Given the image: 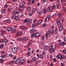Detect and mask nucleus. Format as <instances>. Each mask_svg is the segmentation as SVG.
Masks as SVG:
<instances>
[{"label":"nucleus","instance_id":"nucleus-1","mask_svg":"<svg viewBox=\"0 0 66 66\" xmlns=\"http://www.w3.org/2000/svg\"><path fill=\"white\" fill-rule=\"evenodd\" d=\"M56 58H57V59H59L60 60H61L62 59H64L65 58V57L64 56H62L61 55V54H59L57 55L56 56Z\"/></svg>","mask_w":66,"mask_h":66},{"label":"nucleus","instance_id":"nucleus-2","mask_svg":"<svg viewBox=\"0 0 66 66\" xmlns=\"http://www.w3.org/2000/svg\"><path fill=\"white\" fill-rule=\"evenodd\" d=\"M19 49V47H14V48H12V51L13 52V53H15L17 51V50H18Z\"/></svg>","mask_w":66,"mask_h":66},{"label":"nucleus","instance_id":"nucleus-3","mask_svg":"<svg viewBox=\"0 0 66 66\" xmlns=\"http://www.w3.org/2000/svg\"><path fill=\"white\" fill-rule=\"evenodd\" d=\"M49 51H50L51 52H54L55 51L52 45L50 46Z\"/></svg>","mask_w":66,"mask_h":66},{"label":"nucleus","instance_id":"nucleus-4","mask_svg":"<svg viewBox=\"0 0 66 66\" xmlns=\"http://www.w3.org/2000/svg\"><path fill=\"white\" fill-rule=\"evenodd\" d=\"M28 39V38L27 37H23L22 38V40L23 41H26V40H27Z\"/></svg>","mask_w":66,"mask_h":66},{"label":"nucleus","instance_id":"nucleus-5","mask_svg":"<svg viewBox=\"0 0 66 66\" xmlns=\"http://www.w3.org/2000/svg\"><path fill=\"white\" fill-rule=\"evenodd\" d=\"M21 28L23 30H24L27 29V27L24 26H22L21 27Z\"/></svg>","mask_w":66,"mask_h":66},{"label":"nucleus","instance_id":"nucleus-6","mask_svg":"<svg viewBox=\"0 0 66 66\" xmlns=\"http://www.w3.org/2000/svg\"><path fill=\"white\" fill-rule=\"evenodd\" d=\"M19 62V58H18L15 61V64H18Z\"/></svg>","mask_w":66,"mask_h":66},{"label":"nucleus","instance_id":"nucleus-7","mask_svg":"<svg viewBox=\"0 0 66 66\" xmlns=\"http://www.w3.org/2000/svg\"><path fill=\"white\" fill-rule=\"evenodd\" d=\"M29 21V19L28 18H27L25 19L23 21L24 23H27Z\"/></svg>","mask_w":66,"mask_h":66},{"label":"nucleus","instance_id":"nucleus-8","mask_svg":"<svg viewBox=\"0 0 66 66\" xmlns=\"http://www.w3.org/2000/svg\"><path fill=\"white\" fill-rule=\"evenodd\" d=\"M63 25H61L59 28V30L60 31H61L62 30H63Z\"/></svg>","mask_w":66,"mask_h":66},{"label":"nucleus","instance_id":"nucleus-9","mask_svg":"<svg viewBox=\"0 0 66 66\" xmlns=\"http://www.w3.org/2000/svg\"><path fill=\"white\" fill-rule=\"evenodd\" d=\"M40 35V34L39 32H37L35 34V36H36V37H37L38 36H39Z\"/></svg>","mask_w":66,"mask_h":66},{"label":"nucleus","instance_id":"nucleus-10","mask_svg":"<svg viewBox=\"0 0 66 66\" xmlns=\"http://www.w3.org/2000/svg\"><path fill=\"white\" fill-rule=\"evenodd\" d=\"M12 29V27H9L7 29V31H11Z\"/></svg>","mask_w":66,"mask_h":66},{"label":"nucleus","instance_id":"nucleus-11","mask_svg":"<svg viewBox=\"0 0 66 66\" xmlns=\"http://www.w3.org/2000/svg\"><path fill=\"white\" fill-rule=\"evenodd\" d=\"M20 31H18L16 34V36H19L20 35Z\"/></svg>","mask_w":66,"mask_h":66},{"label":"nucleus","instance_id":"nucleus-12","mask_svg":"<svg viewBox=\"0 0 66 66\" xmlns=\"http://www.w3.org/2000/svg\"><path fill=\"white\" fill-rule=\"evenodd\" d=\"M57 23L58 25H61V23L59 20L57 19Z\"/></svg>","mask_w":66,"mask_h":66},{"label":"nucleus","instance_id":"nucleus-13","mask_svg":"<svg viewBox=\"0 0 66 66\" xmlns=\"http://www.w3.org/2000/svg\"><path fill=\"white\" fill-rule=\"evenodd\" d=\"M30 33H33V32H35V29H32L30 31Z\"/></svg>","mask_w":66,"mask_h":66},{"label":"nucleus","instance_id":"nucleus-14","mask_svg":"<svg viewBox=\"0 0 66 66\" xmlns=\"http://www.w3.org/2000/svg\"><path fill=\"white\" fill-rule=\"evenodd\" d=\"M13 12L14 14H19V13L18 12L16 11H13Z\"/></svg>","mask_w":66,"mask_h":66},{"label":"nucleus","instance_id":"nucleus-15","mask_svg":"<svg viewBox=\"0 0 66 66\" xmlns=\"http://www.w3.org/2000/svg\"><path fill=\"white\" fill-rule=\"evenodd\" d=\"M36 61V57H34L32 58V62H35Z\"/></svg>","mask_w":66,"mask_h":66},{"label":"nucleus","instance_id":"nucleus-16","mask_svg":"<svg viewBox=\"0 0 66 66\" xmlns=\"http://www.w3.org/2000/svg\"><path fill=\"white\" fill-rule=\"evenodd\" d=\"M7 40L6 39H3V42L5 43H7Z\"/></svg>","mask_w":66,"mask_h":66},{"label":"nucleus","instance_id":"nucleus-17","mask_svg":"<svg viewBox=\"0 0 66 66\" xmlns=\"http://www.w3.org/2000/svg\"><path fill=\"white\" fill-rule=\"evenodd\" d=\"M24 62V60L22 59L20 61V63H23Z\"/></svg>","mask_w":66,"mask_h":66},{"label":"nucleus","instance_id":"nucleus-18","mask_svg":"<svg viewBox=\"0 0 66 66\" xmlns=\"http://www.w3.org/2000/svg\"><path fill=\"white\" fill-rule=\"evenodd\" d=\"M4 47V44H2L0 45V49H2Z\"/></svg>","mask_w":66,"mask_h":66},{"label":"nucleus","instance_id":"nucleus-19","mask_svg":"<svg viewBox=\"0 0 66 66\" xmlns=\"http://www.w3.org/2000/svg\"><path fill=\"white\" fill-rule=\"evenodd\" d=\"M2 14H4L5 13V9H3L2 10Z\"/></svg>","mask_w":66,"mask_h":66},{"label":"nucleus","instance_id":"nucleus-20","mask_svg":"<svg viewBox=\"0 0 66 66\" xmlns=\"http://www.w3.org/2000/svg\"><path fill=\"white\" fill-rule=\"evenodd\" d=\"M48 49V46L47 45H46L45 46V50H47Z\"/></svg>","mask_w":66,"mask_h":66},{"label":"nucleus","instance_id":"nucleus-21","mask_svg":"<svg viewBox=\"0 0 66 66\" xmlns=\"http://www.w3.org/2000/svg\"><path fill=\"white\" fill-rule=\"evenodd\" d=\"M36 26V25L35 24V23H34L32 24V28H33V27L34 28H35Z\"/></svg>","mask_w":66,"mask_h":66},{"label":"nucleus","instance_id":"nucleus-22","mask_svg":"<svg viewBox=\"0 0 66 66\" xmlns=\"http://www.w3.org/2000/svg\"><path fill=\"white\" fill-rule=\"evenodd\" d=\"M3 61H4L3 59H1L0 60V63H1V64H2V63H3Z\"/></svg>","mask_w":66,"mask_h":66},{"label":"nucleus","instance_id":"nucleus-23","mask_svg":"<svg viewBox=\"0 0 66 66\" xmlns=\"http://www.w3.org/2000/svg\"><path fill=\"white\" fill-rule=\"evenodd\" d=\"M35 36V34L34 33L33 34H32V35H31V38H32V37H33Z\"/></svg>","mask_w":66,"mask_h":66},{"label":"nucleus","instance_id":"nucleus-24","mask_svg":"<svg viewBox=\"0 0 66 66\" xmlns=\"http://www.w3.org/2000/svg\"><path fill=\"white\" fill-rule=\"evenodd\" d=\"M14 62L15 61H11L10 62V64L11 65H12V64H14Z\"/></svg>","mask_w":66,"mask_h":66},{"label":"nucleus","instance_id":"nucleus-25","mask_svg":"<svg viewBox=\"0 0 66 66\" xmlns=\"http://www.w3.org/2000/svg\"><path fill=\"white\" fill-rule=\"evenodd\" d=\"M47 17L48 19H49L51 18V16L50 15H48Z\"/></svg>","mask_w":66,"mask_h":66},{"label":"nucleus","instance_id":"nucleus-26","mask_svg":"<svg viewBox=\"0 0 66 66\" xmlns=\"http://www.w3.org/2000/svg\"><path fill=\"white\" fill-rule=\"evenodd\" d=\"M16 29H12L11 30L12 32H16Z\"/></svg>","mask_w":66,"mask_h":66},{"label":"nucleus","instance_id":"nucleus-27","mask_svg":"<svg viewBox=\"0 0 66 66\" xmlns=\"http://www.w3.org/2000/svg\"><path fill=\"white\" fill-rule=\"evenodd\" d=\"M18 40V41H20V42H21V38H18V39H17Z\"/></svg>","mask_w":66,"mask_h":66},{"label":"nucleus","instance_id":"nucleus-28","mask_svg":"<svg viewBox=\"0 0 66 66\" xmlns=\"http://www.w3.org/2000/svg\"><path fill=\"white\" fill-rule=\"evenodd\" d=\"M53 60V61L54 62H56L57 61V60H56V59L55 58H54Z\"/></svg>","mask_w":66,"mask_h":66},{"label":"nucleus","instance_id":"nucleus-29","mask_svg":"<svg viewBox=\"0 0 66 66\" xmlns=\"http://www.w3.org/2000/svg\"><path fill=\"white\" fill-rule=\"evenodd\" d=\"M31 42H29L28 43V47H29L30 46H31Z\"/></svg>","mask_w":66,"mask_h":66},{"label":"nucleus","instance_id":"nucleus-30","mask_svg":"<svg viewBox=\"0 0 66 66\" xmlns=\"http://www.w3.org/2000/svg\"><path fill=\"white\" fill-rule=\"evenodd\" d=\"M12 10V7H10L8 9V11H9V12H10L11 11V10Z\"/></svg>","mask_w":66,"mask_h":66},{"label":"nucleus","instance_id":"nucleus-31","mask_svg":"<svg viewBox=\"0 0 66 66\" xmlns=\"http://www.w3.org/2000/svg\"><path fill=\"white\" fill-rule=\"evenodd\" d=\"M16 17V16H15V15H13L12 16H11V18H15Z\"/></svg>","mask_w":66,"mask_h":66},{"label":"nucleus","instance_id":"nucleus-32","mask_svg":"<svg viewBox=\"0 0 66 66\" xmlns=\"http://www.w3.org/2000/svg\"><path fill=\"white\" fill-rule=\"evenodd\" d=\"M36 11V9H35V8H34L32 10V11L33 12H35V11Z\"/></svg>","mask_w":66,"mask_h":66},{"label":"nucleus","instance_id":"nucleus-33","mask_svg":"<svg viewBox=\"0 0 66 66\" xmlns=\"http://www.w3.org/2000/svg\"><path fill=\"white\" fill-rule=\"evenodd\" d=\"M47 24L46 23H44L43 24V27H46V26H47Z\"/></svg>","mask_w":66,"mask_h":66},{"label":"nucleus","instance_id":"nucleus-34","mask_svg":"<svg viewBox=\"0 0 66 66\" xmlns=\"http://www.w3.org/2000/svg\"><path fill=\"white\" fill-rule=\"evenodd\" d=\"M15 18L16 20H18V19L19 18H18V16H15Z\"/></svg>","mask_w":66,"mask_h":66},{"label":"nucleus","instance_id":"nucleus-35","mask_svg":"<svg viewBox=\"0 0 66 66\" xmlns=\"http://www.w3.org/2000/svg\"><path fill=\"white\" fill-rule=\"evenodd\" d=\"M8 6H9V5H8L6 4L4 5V8H5L6 7H8Z\"/></svg>","mask_w":66,"mask_h":66},{"label":"nucleus","instance_id":"nucleus-36","mask_svg":"<svg viewBox=\"0 0 66 66\" xmlns=\"http://www.w3.org/2000/svg\"><path fill=\"white\" fill-rule=\"evenodd\" d=\"M62 53H66V50H63L62 51Z\"/></svg>","mask_w":66,"mask_h":66},{"label":"nucleus","instance_id":"nucleus-37","mask_svg":"<svg viewBox=\"0 0 66 66\" xmlns=\"http://www.w3.org/2000/svg\"><path fill=\"white\" fill-rule=\"evenodd\" d=\"M39 56L40 57V59H42V57H43V55L42 54H40Z\"/></svg>","mask_w":66,"mask_h":66},{"label":"nucleus","instance_id":"nucleus-38","mask_svg":"<svg viewBox=\"0 0 66 66\" xmlns=\"http://www.w3.org/2000/svg\"><path fill=\"white\" fill-rule=\"evenodd\" d=\"M41 45L42 46H44V42H42L41 43Z\"/></svg>","mask_w":66,"mask_h":66},{"label":"nucleus","instance_id":"nucleus-39","mask_svg":"<svg viewBox=\"0 0 66 66\" xmlns=\"http://www.w3.org/2000/svg\"><path fill=\"white\" fill-rule=\"evenodd\" d=\"M11 22V21L9 19L7 20V22L8 23H10V22Z\"/></svg>","mask_w":66,"mask_h":66},{"label":"nucleus","instance_id":"nucleus-40","mask_svg":"<svg viewBox=\"0 0 66 66\" xmlns=\"http://www.w3.org/2000/svg\"><path fill=\"white\" fill-rule=\"evenodd\" d=\"M61 41L60 40H59V46H61V42H60Z\"/></svg>","mask_w":66,"mask_h":66},{"label":"nucleus","instance_id":"nucleus-41","mask_svg":"<svg viewBox=\"0 0 66 66\" xmlns=\"http://www.w3.org/2000/svg\"><path fill=\"white\" fill-rule=\"evenodd\" d=\"M62 44L63 46H64V45H65V42H62Z\"/></svg>","mask_w":66,"mask_h":66},{"label":"nucleus","instance_id":"nucleus-42","mask_svg":"<svg viewBox=\"0 0 66 66\" xmlns=\"http://www.w3.org/2000/svg\"><path fill=\"white\" fill-rule=\"evenodd\" d=\"M62 9L63 11H64V12H65V7H62Z\"/></svg>","mask_w":66,"mask_h":66},{"label":"nucleus","instance_id":"nucleus-43","mask_svg":"<svg viewBox=\"0 0 66 66\" xmlns=\"http://www.w3.org/2000/svg\"><path fill=\"white\" fill-rule=\"evenodd\" d=\"M1 32H2L3 33H5V30H1Z\"/></svg>","mask_w":66,"mask_h":66},{"label":"nucleus","instance_id":"nucleus-44","mask_svg":"<svg viewBox=\"0 0 66 66\" xmlns=\"http://www.w3.org/2000/svg\"><path fill=\"white\" fill-rule=\"evenodd\" d=\"M27 10L28 11H29L30 10V8L29 7H28L27 8Z\"/></svg>","mask_w":66,"mask_h":66},{"label":"nucleus","instance_id":"nucleus-45","mask_svg":"<svg viewBox=\"0 0 66 66\" xmlns=\"http://www.w3.org/2000/svg\"><path fill=\"white\" fill-rule=\"evenodd\" d=\"M23 16H24V15H23V13H22L21 15H20V17H23Z\"/></svg>","mask_w":66,"mask_h":66},{"label":"nucleus","instance_id":"nucleus-46","mask_svg":"<svg viewBox=\"0 0 66 66\" xmlns=\"http://www.w3.org/2000/svg\"><path fill=\"white\" fill-rule=\"evenodd\" d=\"M4 23H7V20H5L4 21Z\"/></svg>","mask_w":66,"mask_h":66},{"label":"nucleus","instance_id":"nucleus-47","mask_svg":"<svg viewBox=\"0 0 66 66\" xmlns=\"http://www.w3.org/2000/svg\"><path fill=\"white\" fill-rule=\"evenodd\" d=\"M57 13H54V16H56L57 15Z\"/></svg>","mask_w":66,"mask_h":66},{"label":"nucleus","instance_id":"nucleus-48","mask_svg":"<svg viewBox=\"0 0 66 66\" xmlns=\"http://www.w3.org/2000/svg\"><path fill=\"white\" fill-rule=\"evenodd\" d=\"M48 34L50 35H51V32H50V31H48Z\"/></svg>","mask_w":66,"mask_h":66},{"label":"nucleus","instance_id":"nucleus-49","mask_svg":"<svg viewBox=\"0 0 66 66\" xmlns=\"http://www.w3.org/2000/svg\"><path fill=\"white\" fill-rule=\"evenodd\" d=\"M58 16L60 18L61 17V13H59V14Z\"/></svg>","mask_w":66,"mask_h":66},{"label":"nucleus","instance_id":"nucleus-50","mask_svg":"<svg viewBox=\"0 0 66 66\" xmlns=\"http://www.w3.org/2000/svg\"><path fill=\"white\" fill-rule=\"evenodd\" d=\"M61 3H63V1H64V2H66V0H61Z\"/></svg>","mask_w":66,"mask_h":66},{"label":"nucleus","instance_id":"nucleus-51","mask_svg":"<svg viewBox=\"0 0 66 66\" xmlns=\"http://www.w3.org/2000/svg\"><path fill=\"white\" fill-rule=\"evenodd\" d=\"M1 57L2 58H3V59H4V58L5 57V56H3V55H2L1 56Z\"/></svg>","mask_w":66,"mask_h":66},{"label":"nucleus","instance_id":"nucleus-52","mask_svg":"<svg viewBox=\"0 0 66 66\" xmlns=\"http://www.w3.org/2000/svg\"><path fill=\"white\" fill-rule=\"evenodd\" d=\"M42 23V21L40 20L38 22V23L39 24H40Z\"/></svg>","mask_w":66,"mask_h":66},{"label":"nucleus","instance_id":"nucleus-53","mask_svg":"<svg viewBox=\"0 0 66 66\" xmlns=\"http://www.w3.org/2000/svg\"><path fill=\"white\" fill-rule=\"evenodd\" d=\"M57 32V30L56 29L55 31V34H56Z\"/></svg>","mask_w":66,"mask_h":66},{"label":"nucleus","instance_id":"nucleus-54","mask_svg":"<svg viewBox=\"0 0 66 66\" xmlns=\"http://www.w3.org/2000/svg\"><path fill=\"white\" fill-rule=\"evenodd\" d=\"M30 52H28L27 53V54L28 55V56H30Z\"/></svg>","mask_w":66,"mask_h":66},{"label":"nucleus","instance_id":"nucleus-55","mask_svg":"<svg viewBox=\"0 0 66 66\" xmlns=\"http://www.w3.org/2000/svg\"><path fill=\"white\" fill-rule=\"evenodd\" d=\"M9 56H10V57H12V54H9Z\"/></svg>","mask_w":66,"mask_h":66},{"label":"nucleus","instance_id":"nucleus-56","mask_svg":"<svg viewBox=\"0 0 66 66\" xmlns=\"http://www.w3.org/2000/svg\"><path fill=\"white\" fill-rule=\"evenodd\" d=\"M3 39L2 40V39H0V42L1 43H3Z\"/></svg>","mask_w":66,"mask_h":66},{"label":"nucleus","instance_id":"nucleus-57","mask_svg":"<svg viewBox=\"0 0 66 66\" xmlns=\"http://www.w3.org/2000/svg\"><path fill=\"white\" fill-rule=\"evenodd\" d=\"M50 32L51 33H53V29H51L50 30Z\"/></svg>","mask_w":66,"mask_h":66},{"label":"nucleus","instance_id":"nucleus-58","mask_svg":"<svg viewBox=\"0 0 66 66\" xmlns=\"http://www.w3.org/2000/svg\"><path fill=\"white\" fill-rule=\"evenodd\" d=\"M25 3H25V2H22V4L23 5H24L25 4Z\"/></svg>","mask_w":66,"mask_h":66},{"label":"nucleus","instance_id":"nucleus-59","mask_svg":"<svg viewBox=\"0 0 66 66\" xmlns=\"http://www.w3.org/2000/svg\"><path fill=\"white\" fill-rule=\"evenodd\" d=\"M47 11L48 12H49L50 11V9L49 7H48L47 9Z\"/></svg>","mask_w":66,"mask_h":66},{"label":"nucleus","instance_id":"nucleus-60","mask_svg":"<svg viewBox=\"0 0 66 66\" xmlns=\"http://www.w3.org/2000/svg\"><path fill=\"white\" fill-rule=\"evenodd\" d=\"M36 21V19H35L34 21H33V22L34 23Z\"/></svg>","mask_w":66,"mask_h":66},{"label":"nucleus","instance_id":"nucleus-61","mask_svg":"<svg viewBox=\"0 0 66 66\" xmlns=\"http://www.w3.org/2000/svg\"><path fill=\"white\" fill-rule=\"evenodd\" d=\"M42 38L43 40H44V36H43L42 37Z\"/></svg>","mask_w":66,"mask_h":66},{"label":"nucleus","instance_id":"nucleus-62","mask_svg":"<svg viewBox=\"0 0 66 66\" xmlns=\"http://www.w3.org/2000/svg\"><path fill=\"white\" fill-rule=\"evenodd\" d=\"M48 35L47 34H46L45 35V36L46 38H47L48 37Z\"/></svg>","mask_w":66,"mask_h":66},{"label":"nucleus","instance_id":"nucleus-63","mask_svg":"<svg viewBox=\"0 0 66 66\" xmlns=\"http://www.w3.org/2000/svg\"><path fill=\"white\" fill-rule=\"evenodd\" d=\"M29 16H32V14L30 13H29Z\"/></svg>","mask_w":66,"mask_h":66},{"label":"nucleus","instance_id":"nucleus-64","mask_svg":"<svg viewBox=\"0 0 66 66\" xmlns=\"http://www.w3.org/2000/svg\"><path fill=\"white\" fill-rule=\"evenodd\" d=\"M64 42H66V37H65L64 39Z\"/></svg>","mask_w":66,"mask_h":66}]
</instances>
